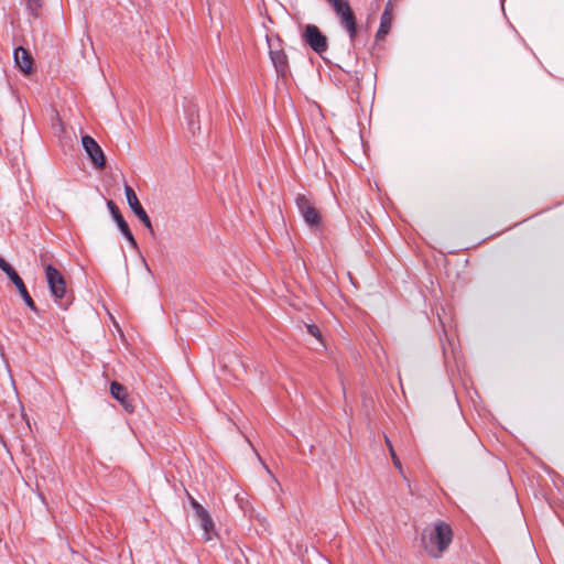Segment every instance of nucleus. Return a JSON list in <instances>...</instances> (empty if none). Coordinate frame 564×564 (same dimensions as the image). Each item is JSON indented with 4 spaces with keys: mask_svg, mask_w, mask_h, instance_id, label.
<instances>
[{
    "mask_svg": "<svg viewBox=\"0 0 564 564\" xmlns=\"http://www.w3.org/2000/svg\"><path fill=\"white\" fill-rule=\"evenodd\" d=\"M44 275L54 303L62 310H67L73 303V295L67 291L62 273L52 263L44 265Z\"/></svg>",
    "mask_w": 564,
    "mask_h": 564,
    "instance_id": "1",
    "label": "nucleus"
},
{
    "mask_svg": "<svg viewBox=\"0 0 564 564\" xmlns=\"http://www.w3.org/2000/svg\"><path fill=\"white\" fill-rule=\"evenodd\" d=\"M452 540L453 530L447 522L442 520L434 524V528L429 533L427 541L425 534L422 536L425 550L434 558L440 557L441 554L448 549Z\"/></svg>",
    "mask_w": 564,
    "mask_h": 564,
    "instance_id": "2",
    "label": "nucleus"
},
{
    "mask_svg": "<svg viewBox=\"0 0 564 564\" xmlns=\"http://www.w3.org/2000/svg\"><path fill=\"white\" fill-rule=\"evenodd\" d=\"M339 20L340 25L346 30L349 36L350 47L356 48L358 45L357 19L351 10L348 0H325Z\"/></svg>",
    "mask_w": 564,
    "mask_h": 564,
    "instance_id": "3",
    "label": "nucleus"
},
{
    "mask_svg": "<svg viewBox=\"0 0 564 564\" xmlns=\"http://www.w3.org/2000/svg\"><path fill=\"white\" fill-rule=\"evenodd\" d=\"M300 36L305 46L317 54L326 64L330 63V61L325 57V53L329 47L328 37L316 24L307 23L302 25Z\"/></svg>",
    "mask_w": 564,
    "mask_h": 564,
    "instance_id": "4",
    "label": "nucleus"
},
{
    "mask_svg": "<svg viewBox=\"0 0 564 564\" xmlns=\"http://www.w3.org/2000/svg\"><path fill=\"white\" fill-rule=\"evenodd\" d=\"M123 191L127 204L131 212L135 215L140 223H142L143 226L149 229L150 234L154 235L151 218L141 205L134 189L130 185L126 184Z\"/></svg>",
    "mask_w": 564,
    "mask_h": 564,
    "instance_id": "5",
    "label": "nucleus"
},
{
    "mask_svg": "<svg viewBox=\"0 0 564 564\" xmlns=\"http://www.w3.org/2000/svg\"><path fill=\"white\" fill-rule=\"evenodd\" d=\"M82 147L96 169L106 166V155L99 143L90 134L85 133L80 138Z\"/></svg>",
    "mask_w": 564,
    "mask_h": 564,
    "instance_id": "6",
    "label": "nucleus"
},
{
    "mask_svg": "<svg viewBox=\"0 0 564 564\" xmlns=\"http://www.w3.org/2000/svg\"><path fill=\"white\" fill-rule=\"evenodd\" d=\"M295 203L305 224L311 229H317L322 224V217L316 208L311 205L308 198L303 194H299L295 198Z\"/></svg>",
    "mask_w": 564,
    "mask_h": 564,
    "instance_id": "7",
    "label": "nucleus"
},
{
    "mask_svg": "<svg viewBox=\"0 0 564 564\" xmlns=\"http://www.w3.org/2000/svg\"><path fill=\"white\" fill-rule=\"evenodd\" d=\"M109 393L127 413H133L135 410L134 401L130 397L128 389L119 381H111L109 384Z\"/></svg>",
    "mask_w": 564,
    "mask_h": 564,
    "instance_id": "8",
    "label": "nucleus"
},
{
    "mask_svg": "<svg viewBox=\"0 0 564 564\" xmlns=\"http://www.w3.org/2000/svg\"><path fill=\"white\" fill-rule=\"evenodd\" d=\"M269 57L279 78H286L291 75L288 55L283 48H273L269 44Z\"/></svg>",
    "mask_w": 564,
    "mask_h": 564,
    "instance_id": "9",
    "label": "nucleus"
},
{
    "mask_svg": "<svg viewBox=\"0 0 564 564\" xmlns=\"http://www.w3.org/2000/svg\"><path fill=\"white\" fill-rule=\"evenodd\" d=\"M7 278L9 281L15 286L21 300L23 303L35 314H40V310L34 303L33 299L31 297L23 280L19 275V273L15 271V269H12L11 271L7 272Z\"/></svg>",
    "mask_w": 564,
    "mask_h": 564,
    "instance_id": "10",
    "label": "nucleus"
},
{
    "mask_svg": "<svg viewBox=\"0 0 564 564\" xmlns=\"http://www.w3.org/2000/svg\"><path fill=\"white\" fill-rule=\"evenodd\" d=\"M14 67L24 75H30L35 70L33 56L29 50L19 45L13 50Z\"/></svg>",
    "mask_w": 564,
    "mask_h": 564,
    "instance_id": "11",
    "label": "nucleus"
},
{
    "mask_svg": "<svg viewBox=\"0 0 564 564\" xmlns=\"http://www.w3.org/2000/svg\"><path fill=\"white\" fill-rule=\"evenodd\" d=\"M195 517L203 529V535L205 541H210L215 532V522L209 513V511L203 507L195 513Z\"/></svg>",
    "mask_w": 564,
    "mask_h": 564,
    "instance_id": "12",
    "label": "nucleus"
},
{
    "mask_svg": "<svg viewBox=\"0 0 564 564\" xmlns=\"http://www.w3.org/2000/svg\"><path fill=\"white\" fill-rule=\"evenodd\" d=\"M107 208L109 210V214L117 225L118 230L121 232L124 229L129 228L128 223L126 221L123 215L121 214L119 207L116 205V203L111 199L107 200Z\"/></svg>",
    "mask_w": 564,
    "mask_h": 564,
    "instance_id": "13",
    "label": "nucleus"
},
{
    "mask_svg": "<svg viewBox=\"0 0 564 564\" xmlns=\"http://www.w3.org/2000/svg\"><path fill=\"white\" fill-rule=\"evenodd\" d=\"M392 17H388V13H382L380 18V24L376 32V41L383 40L391 31Z\"/></svg>",
    "mask_w": 564,
    "mask_h": 564,
    "instance_id": "14",
    "label": "nucleus"
},
{
    "mask_svg": "<svg viewBox=\"0 0 564 564\" xmlns=\"http://www.w3.org/2000/svg\"><path fill=\"white\" fill-rule=\"evenodd\" d=\"M42 7V0H25V9L34 19L40 18Z\"/></svg>",
    "mask_w": 564,
    "mask_h": 564,
    "instance_id": "15",
    "label": "nucleus"
},
{
    "mask_svg": "<svg viewBox=\"0 0 564 564\" xmlns=\"http://www.w3.org/2000/svg\"><path fill=\"white\" fill-rule=\"evenodd\" d=\"M338 67L350 76V79L352 80V89L358 90L360 88L362 74L359 70L344 69L341 66Z\"/></svg>",
    "mask_w": 564,
    "mask_h": 564,
    "instance_id": "16",
    "label": "nucleus"
},
{
    "mask_svg": "<svg viewBox=\"0 0 564 564\" xmlns=\"http://www.w3.org/2000/svg\"><path fill=\"white\" fill-rule=\"evenodd\" d=\"M305 327H306L307 334H310L311 336L316 338L318 341L324 344L323 334L316 324H314V323L305 324Z\"/></svg>",
    "mask_w": 564,
    "mask_h": 564,
    "instance_id": "17",
    "label": "nucleus"
},
{
    "mask_svg": "<svg viewBox=\"0 0 564 564\" xmlns=\"http://www.w3.org/2000/svg\"><path fill=\"white\" fill-rule=\"evenodd\" d=\"M124 239L128 241L129 246L134 249V250H138L139 249V246H138V242H137V239L134 238L130 227L124 229L123 231L120 232Z\"/></svg>",
    "mask_w": 564,
    "mask_h": 564,
    "instance_id": "18",
    "label": "nucleus"
},
{
    "mask_svg": "<svg viewBox=\"0 0 564 564\" xmlns=\"http://www.w3.org/2000/svg\"><path fill=\"white\" fill-rule=\"evenodd\" d=\"M186 495L189 506L192 507L194 513H196L203 508V506L191 494L186 492Z\"/></svg>",
    "mask_w": 564,
    "mask_h": 564,
    "instance_id": "19",
    "label": "nucleus"
},
{
    "mask_svg": "<svg viewBox=\"0 0 564 564\" xmlns=\"http://www.w3.org/2000/svg\"><path fill=\"white\" fill-rule=\"evenodd\" d=\"M12 269L14 268L0 254V270L7 274Z\"/></svg>",
    "mask_w": 564,
    "mask_h": 564,
    "instance_id": "20",
    "label": "nucleus"
},
{
    "mask_svg": "<svg viewBox=\"0 0 564 564\" xmlns=\"http://www.w3.org/2000/svg\"><path fill=\"white\" fill-rule=\"evenodd\" d=\"M12 269L14 268L0 254V270L7 274Z\"/></svg>",
    "mask_w": 564,
    "mask_h": 564,
    "instance_id": "21",
    "label": "nucleus"
},
{
    "mask_svg": "<svg viewBox=\"0 0 564 564\" xmlns=\"http://www.w3.org/2000/svg\"><path fill=\"white\" fill-rule=\"evenodd\" d=\"M12 269L14 268L0 254V270L7 274Z\"/></svg>",
    "mask_w": 564,
    "mask_h": 564,
    "instance_id": "22",
    "label": "nucleus"
},
{
    "mask_svg": "<svg viewBox=\"0 0 564 564\" xmlns=\"http://www.w3.org/2000/svg\"><path fill=\"white\" fill-rule=\"evenodd\" d=\"M387 444H388V447L390 449V453H391V456H392V459H393V463H394L395 467L401 470V463H400L399 458L397 457L395 453L393 452V448H392V445H391L389 438H387Z\"/></svg>",
    "mask_w": 564,
    "mask_h": 564,
    "instance_id": "23",
    "label": "nucleus"
},
{
    "mask_svg": "<svg viewBox=\"0 0 564 564\" xmlns=\"http://www.w3.org/2000/svg\"><path fill=\"white\" fill-rule=\"evenodd\" d=\"M382 13H388V17H392V1L391 0H388Z\"/></svg>",
    "mask_w": 564,
    "mask_h": 564,
    "instance_id": "24",
    "label": "nucleus"
},
{
    "mask_svg": "<svg viewBox=\"0 0 564 564\" xmlns=\"http://www.w3.org/2000/svg\"><path fill=\"white\" fill-rule=\"evenodd\" d=\"M258 458H259L260 463L262 464V466L265 468V470H267L268 473H270L269 467L265 465V463L261 459V457H260L259 455H258Z\"/></svg>",
    "mask_w": 564,
    "mask_h": 564,
    "instance_id": "25",
    "label": "nucleus"
},
{
    "mask_svg": "<svg viewBox=\"0 0 564 564\" xmlns=\"http://www.w3.org/2000/svg\"><path fill=\"white\" fill-rule=\"evenodd\" d=\"M188 123H189L191 127H193L195 124L193 119H189Z\"/></svg>",
    "mask_w": 564,
    "mask_h": 564,
    "instance_id": "26",
    "label": "nucleus"
},
{
    "mask_svg": "<svg viewBox=\"0 0 564 564\" xmlns=\"http://www.w3.org/2000/svg\"><path fill=\"white\" fill-rule=\"evenodd\" d=\"M563 203H564V202H560V203H557V204H556V206H560V205H562Z\"/></svg>",
    "mask_w": 564,
    "mask_h": 564,
    "instance_id": "27",
    "label": "nucleus"
}]
</instances>
